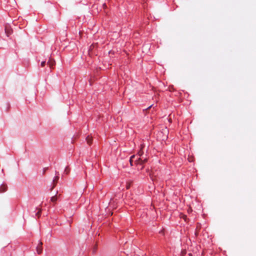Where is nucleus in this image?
<instances>
[{"mask_svg": "<svg viewBox=\"0 0 256 256\" xmlns=\"http://www.w3.org/2000/svg\"><path fill=\"white\" fill-rule=\"evenodd\" d=\"M147 161V159L146 158L144 160H142V158H137L136 160H135L134 162L137 165L142 166L141 168H143V164L145 162H146Z\"/></svg>", "mask_w": 256, "mask_h": 256, "instance_id": "nucleus-1", "label": "nucleus"}, {"mask_svg": "<svg viewBox=\"0 0 256 256\" xmlns=\"http://www.w3.org/2000/svg\"><path fill=\"white\" fill-rule=\"evenodd\" d=\"M7 186L6 184H2L0 186V193L6 191Z\"/></svg>", "mask_w": 256, "mask_h": 256, "instance_id": "nucleus-2", "label": "nucleus"}, {"mask_svg": "<svg viewBox=\"0 0 256 256\" xmlns=\"http://www.w3.org/2000/svg\"><path fill=\"white\" fill-rule=\"evenodd\" d=\"M42 242H40V244H38V246L36 247L37 252L38 254H40L42 252Z\"/></svg>", "mask_w": 256, "mask_h": 256, "instance_id": "nucleus-3", "label": "nucleus"}, {"mask_svg": "<svg viewBox=\"0 0 256 256\" xmlns=\"http://www.w3.org/2000/svg\"><path fill=\"white\" fill-rule=\"evenodd\" d=\"M135 157H136V156L134 155H132L130 158L129 162H130V163L131 166H132L133 165L132 163H133V161H134V158Z\"/></svg>", "mask_w": 256, "mask_h": 256, "instance_id": "nucleus-4", "label": "nucleus"}, {"mask_svg": "<svg viewBox=\"0 0 256 256\" xmlns=\"http://www.w3.org/2000/svg\"><path fill=\"white\" fill-rule=\"evenodd\" d=\"M57 200V197L56 196H53L51 198V201L52 202H56Z\"/></svg>", "mask_w": 256, "mask_h": 256, "instance_id": "nucleus-5", "label": "nucleus"}, {"mask_svg": "<svg viewBox=\"0 0 256 256\" xmlns=\"http://www.w3.org/2000/svg\"><path fill=\"white\" fill-rule=\"evenodd\" d=\"M86 141L88 142V144L90 145L91 144V143H92V142H91L92 140H91L90 138L89 137V136H88L86 138Z\"/></svg>", "mask_w": 256, "mask_h": 256, "instance_id": "nucleus-6", "label": "nucleus"}, {"mask_svg": "<svg viewBox=\"0 0 256 256\" xmlns=\"http://www.w3.org/2000/svg\"><path fill=\"white\" fill-rule=\"evenodd\" d=\"M180 217L183 218L184 219L186 220V215H184V214H180Z\"/></svg>", "mask_w": 256, "mask_h": 256, "instance_id": "nucleus-7", "label": "nucleus"}, {"mask_svg": "<svg viewBox=\"0 0 256 256\" xmlns=\"http://www.w3.org/2000/svg\"><path fill=\"white\" fill-rule=\"evenodd\" d=\"M45 64H46V62L45 61H42V62L41 64H40V65L42 67L44 66H45Z\"/></svg>", "mask_w": 256, "mask_h": 256, "instance_id": "nucleus-8", "label": "nucleus"}, {"mask_svg": "<svg viewBox=\"0 0 256 256\" xmlns=\"http://www.w3.org/2000/svg\"><path fill=\"white\" fill-rule=\"evenodd\" d=\"M186 254V250H183L182 251V256H183L185 254Z\"/></svg>", "mask_w": 256, "mask_h": 256, "instance_id": "nucleus-9", "label": "nucleus"}, {"mask_svg": "<svg viewBox=\"0 0 256 256\" xmlns=\"http://www.w3.org/2000/svg\"><path fill=\"white\" fill-rule=\"evenodd\" d=\"M58 176H56L54 177V178L53 180V182H54L55 180H58Z\"/></svg>", "mask_w": 256, "mask_h": 256, "instance_id": "nucleus-10", "label": "nucleus"}, {"mask_svg": "<svg viewBox=\"0 0 256 256\" xmlns=\"http://www.w3.org/2000/svg\"><path fill=\"white\" fill-rule=\"evenodd\" d=\"M68 167H66L64 170V173H66V174H68Z\"/></svg>", "mask_w": 256, "mask_h": 256, "instance_id": "nucleus-11", "label": "nucleus"}, {"mask_svg": "<svg viewBox=\"0 0 256 256\" xmlns=\"http://www.w3.org/2000/svg\"><path fill=\"white\" fill-rule=\"evenodd\" d=\"M152 104L150 105V106H149L147 108H146V110H148V109L150 108L151 107H152Z\"/></svg>", "mask_w": 256, "mask_h": 256, "instance_id": "nucleus-12", "label": "nucleus"}, {"mask_svg": "<svg viewBox=\"0 0 256 256\" xmlns=\"http://www.w3.org/2000/svg\"><path fill=\"white\" fill-rule=\"evenodd\" d=\"M138 154H139V156H142V152H138Z\"/></svg>", "mask_w": 256, "mask_h": 256, "instance_id": "nucleus-13", "label": "nucleus"}]
</instances>
